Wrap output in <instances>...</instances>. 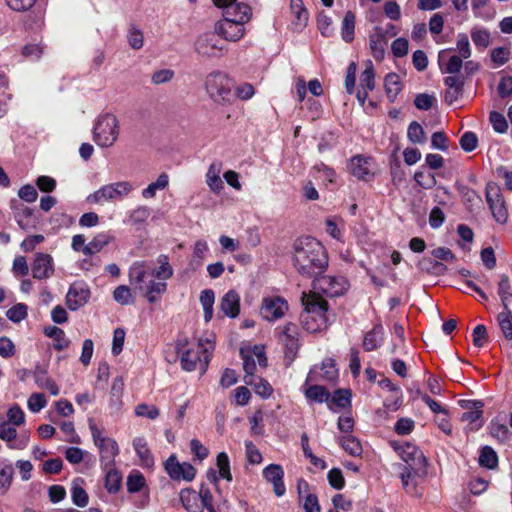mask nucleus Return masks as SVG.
I'll return each instance as SVG.
<instances>
[{"label":"nucleus","mask_w":512,"mask_h":512,"mask_svg":"<svg viewBox=\"0 0 512 512\" xmlns=\"http://www.w3.org/2000/svg\"><path fill=\"white\" fill-rule=\"evenodd\" d=\"M292 261L301 276L313 279L322 275L329 264L325 247L311 236H302L293 242Z\"/></svg>","instance_id":"nucleus-1"},{"label":"nucleus","mask_w":512,"mask_h":512,"mask_svg":"<svg viewBox=\"0 0 512 512\" xmlns=\"http://www.w3.org/2000/svg\"><path fill=\"white\" fill-rule=\"evenodd\" d=\"M301 302L304 307L300 315L303 328L310 333L327 328L330 324L328 302L316 294L307 295L306 293H303Z\"/></svg>","instance_id":"nucleus-2"},{"label":"nucleus","mask_w":512,"mask_h":512,"mask_svg":"<svg viewBox=\"0 0 512 512\" xmlns=\"http://www.w3.org/2000/svg\"><path fill=\"white\" fill-rule=\"evenodd\" d=\"M187 344V339H178L176 342V353H181V367L186 371H194L199 365V368L205 372L210 361V354L208 348L204 347L203 340H199L197 350H184Z\"/></svg>","instance_id":"nucleus-3"},{"label":"nucleus","mask_w":512,"mask_h":512,"mask_svg":"<svg viewBox=\"0 0 512 512\" xmlns=\"http://www.w3.org/2000/svg\"><path fill=\"white\" fill-rule=\"evenodd\" d=\"M205 90L209 97L218 104H230L235 94L228 76L221 71H213L206 76Z\"/></svg>","instance_id":"nucleus-4"},{"label":"nucleus","mask_w":512,"mask_h":512,"mask_svg":"<svg viewBox=\"0 0 512 512\" xmlns=\"http://www.w3.org/2000/svg\"><path fill=\"white\" fill-rule=\"evenodd\" d=\"M119 136L117 117L111 113L99 116L94 129L93 139L100 147L112 146Z\"/></svg>","instance_id":"nucleus-5"},{"label":"nucleus","mask_w":512,"mask_h":512,"mask_svg":"<svg viewBox=\"0 0 512 512\" xmlns=\"http://www.w3.org/2000/svg\"><path fill=\"white\" fill-rule=\"evenodd\" d=\"M89 429L92 434L93 442L100 451V462L103 469L109 466H115V457L119 454L117 442L109 437H103L92 419L89 420Z\"/></svg>","instance_id":"nucleus-6"},{"label":"nucleus","mask_w":512,"mask_h":512,"mask_svg":"<svg viewBox=\"0 0 512 512\" xmlns=\"http://www.w3.org/2000/svg\"><path fill=\"white\" fill-rule=\"evenodd\" d=\"M395 450L399 451L401 459L405 462L402 470H409L411 473L418 474L419 477H426L427 459L416 445L406 442L402 446H396Z\"/></svg>","instance_id":"nucleus-7"},{"label":"nucleus","mask_w":512,"mask_h":512,"mask_svg":"<svg viewBox=\"0 0 512 512\" xmlns=\"http://www.w3.org/2000/svg\"><path fill=\"white\" fill-rule=\"evenodd\" d=\"M241 17L231 18V20L223 19L215 24V32L227 41H238L244 35V23L250 19L251 8L243 6Z\"/></svg>","instance_id":"nucleus-8"},{"label":"nucleus","mask_w":512,"mask_h":512,"mask_svg":"<svg viewBox=\"0 0 512 512\" xmlns=\"http://www.w3.org/2000/svg\"><path fill=\"white\" fill-rule=\"evenodd\" d=\"M314 288L320 290L328 297L343 295L349 286L347 279L343 276H317L313 279Z\"/></svg>","instance_id":"nucleus-9"},{"label":"nucleus","mask_w":512,"mask_h":512,"mask_svg":"<svg viewBox=\"0 0 512 512\" xmlns=\"http://www.w3.org/2000/svg\"><path fill=\"white\" fill-rule=\"evenodd\" d=\"M218 36L216 32H207L198 36L194 44L195 51L202 57H221L224 46Z\"/></svg>","instance_id":"nucleus-10"},{"label":"nucleus","mask_w":512,"mask_h":512,"mask_svg":"<svg viewBox=\"0 0 512 512\" xmlns=\"http://www.w3.org/2000/svg\"><path fill=\"white\" fill-rule=\"evenodd\" d=\"M164 469L174 481H192L196 475V469L188 462L180 463L175 454H172L164 462Z\"/></svg>","instance_id":"nucleus-11"},{"label":"nucleus","mask_w":512,"mask_h":512,"mask_svg":"<svg viewBox=\"0 0 512 512\" xmlns=\"http://www.w3.org/2000/svg\"><path fill=\"white\" fill-rule=\"evenodd\" d=\"M132 190V185L127 181H121L101 187L93 194L88 196V201L98 203L101 200H112L117 197L125 196Z\"/></svg>","instance_id":"nucleus-12"},{"label":"nucleus","mask_w":512,"mask_h":512,"mask_svg":"<svg viewBox=\"0 0 512 512\" xmlns=\"http://www.w3.org/2000/svg\"><path fill=\"white\" fill-rule=\"evenodd\" d=\"M461 408L466 409L461 416L462 421H468L471 425L470 430H479L483 426V406L481 400H459Z\"/></svg>","instance_id":"nucleus-13"},{"label":"nucleus","mask_w":512,"mask_h":512,"mask_svg":"<svg viewBox=\"0 0 512 512\" xmlns=\"http://www.w3.org/2000/svg\"><path fill=\"white\" fill-rule=\"evenodd\" d=\"M90 296V289L85 283L74 282L66 294V305L70 310L76 311L88 303Z\"/></svg>","instance_id":"nucleus-14"},{"label":"nucleus","mask_w":512,"mask_h":512,"mask_svg":"<svg viewBox=\"0 0 512 512\" xmlns=\"http://www.w3.org/2000/svg\"><path fill=\"white\" fill-rule=\"evenodd\" d=\"M33 278L46 280L55 272L54 260L50 254L37 252L31 264Z\"/></svg>","instance_id":"nucleus-15"},{"label":"nucleus","mask_w":512,"mask_h":512,"mask_svg":"<svg viewBox=\"0 0 512 512\" xmlns=\"http://www.w3.org/2000/svg\"><path fill=\"white\" fill-rule=\"evenodd\" d=\"M372 165L373 159L371 157L356 155L350 160L349 170L357 179L368 182L374 178Z\"/></svg>","instance_id":"nucleus-16"},{"label":"nucleus","mask_w":512,"mask_h":512,"mask_svg":"<svg viewBox=\"0 0 512 512\" xmlns=\"http://www.w3.org/2000/svg\"><path fill=\"white\" fill-rule=\"evenodd\" d=\"M263 477L273 485L274 493L282 496L285 493V485L283 482L284 471L279 464H270L263 469Z\"/></svg>","instance_id":"nucleus-17"},{"label":"nucleus","mask_w":512,"mask_h":512,"mask_svg":"<svg viewBox=\"0 0 512 512\" xmlns=\"http://www.w3.org/2000/svg\"><path fill=\"white\" fill-rule=\"evenodd\" d=\"M34 381L40 389H46L51 395L57 396L59 394V387L56 382L48 376V371L45 367L37 364L32 371Z\"/></svg>","instance_id":"nucleus-18"},{"label":"nucleus","mask_w":512,"mask_h":512,"mask_svg":"<svg viewBox=\"0 0 512 512\" xmlns=\"http://www.w3.org/2000/svg\"><path fill=\"white\" fill-rule=\"evenodd\" d=\"M220 311L224 316L236 318L240 313V296L235 290H229L220 301Z\"/></svg>","instance_id":"nucleus-19"},{"label":"nucleus","mask_w":512,"mask_h":512,"mask_svg":"<svg viewBox=\"0 0 512 512\" xmlns=\"http://www.w3.org/2000/svg\"><path fill=\"white\" fill-rule=\"evenodd\" d=\"M286 309L287 303L281 298L265 299L261 314L265 319L273 321L282 317Z\"/></svg>","instance_id":"nucleus-20"},{"label":"nucleus","mask_w":512,"mask_h":512,"mask_svg":"<svg viewBox=\"0 0 512 512\" xmlns=\"http://www.w3.org/2000/svg\"><path fill=\"white\" fill-rule=\"evenodd\" d=\"M384 340V328L381 323H377L374 327L365 333L363 338V349L367 352L374 351L381 347Z\"/></svg>","instance_id":"nucleus-21"},{"label":"nucleus","mask_w":512,"mask_h":512,"mask_svg":"<svg viewBox=\"0 0 512 512\" xmlns=\"http://www.w3.org/2000/svg\"><path fill=\"white\" fill-rule=\"evenodd\" d=\"M374 30L375 34L369 37L370 49L375 60L382 61L385 56L386 38L381 27L376 26Z\"/></svg>","instance_id":"nucleus-22"},{"label":"nucleus","mask_w":512,"mask_h":512,"mask_svg":"<svg viewBox=\"0 0 512 512\" xmlns=\"http://www.w3.org/2000/svg\"><path fill=\"white\" fill-rule=\"evenodd\" d=\"M133 447L140 458L141 465L150 468L154 465V457L148 447L147 441L144 437H136L133 439Z\"/></svg>","instance_id":"nucleus-23"},{"label":"nucleus","mask_w":512,"mask_h":512,"mask_svg":"<svg viewBox=\"0 0 512 512\" xmlns=\"http://www.w3.org/2000/svg\"><path fill=\"white\" fill-rule=\"evenodd\" d=\"M418 268L426 272L428 274L434 275V276H442L445 275L448 268L445 264L442 262H439L433 258L430 257H424L422 258L418 264Z\"/></svg>","instance_id":"nucleus-24"},{"label":"nucleus","mask_w":512,"mask_h":512,"mask_svg":"<svg viewBox=\"0 0 512 512\" xmlns=\"http://www.w3.org/2000/svg\"><path fill=\"white\" fill-rule=\"evenodd\" d=\"M454 186L461 196L464 204L467 205L469 209H471V207L476 204L482 203V198L476 190L464 185L459 181H456Z\"/></svg>","instance_id":"nucleus-25"},{"label":"nucleus","mask_w":512,"mask_h":512,"mask_svg":"<svg viewBox=\"0 0 512 512\" xmlns=\"http://www.w3.org/2000/svg\"><path fill=\"white\" fill-rule=\"evenodd\" d=\"M44 334L47 337L53 338L55 343L53 348L56 351H62L69 347L70 340L66 338L65 332L57 326H48L44 328Z\"/></svg>","instance_id":"nucleus-26"},{"label":"nucleus","mask_w":512,"mask_h":512,"mask_svg":"<svg viewBox=\"0 0 512 512\" xmlns=\"http://www.w3.org/2000/svg\"><path fill=\"white\" fill-rule=\"evenodd\" d=\"M384 87L389 102L393 103L402 90L399 75L396 73H388L384 79Z\"/></svg>","instance_id":"nucleus-27"},{"label":"nucleus","mask_w":512,"mask_h":512,"mask_svg":"<svg viewBox=\"0 0 512 512\" xmlns=\"http://www.w3.org/2000/svg\"><path fill=\"white\" fill-rule=\"evenodd\" d=\"M180 500L188 512H203V506L198 503L199 497L193 490L189 488L181 490Z\"/></svg>","instance_id":"nucleus-28"},{"label":"nucleus","mask_w":512,"mask_h":512,"mask_svg":"<svg viewBox=\"0 0 512 512\" xmlns=\"http://www.w3.org/2000/svg\"><path fill=\"white\" fill-rule=\"evenodd\" d=\"M496 319L504 338L512 340V311L509 305L503 308L502 312L498 313Z\"/></svg>","instance_id":"nucleus-29"},{"label":"nucleus","mask_w":512,"mask_h":512,"mask_svg":"<svg viewBox=\"0 0 512 512\" xmlns=\"http://www.w3.org/2000/svg\"><path fill=\"white\" fill-rule=\"evenodd\" d=\"M105 475V488L109 493H117L120 490L122 483V475L121 473L114 467L109 466Z\"/></svg>","instance_id":"nucleus-30"},{"label":"nucleus","mask_w":512,"mask_h":512,"mask_svg":"<svg viewBox=\"0 0 512 512\" xmlns=\"http://www.w3.org/2000/svg\"><path fill=\"white\" fill-rule=\"evenodd\" d=\"M478 463L481 467L495 469L498 466V456L491 446H483L480 449Z\"/></svg>","instance_id":"nucleus-31"},{"label":"nucleus","mask_w":512,"mask_h":512,"mask_svg":"<svg viewBox=\"0 0 512 512\" xmlns=\"http://www.w3.org/2000/svg\"><path fill=\"white\" fill-rule=\"evenodd\" d=\"M355 33V14L352 11H347L342 20L341 37L346 43H351L354 40Z\"/></svg>","instance_id":"nucleus-32"},{"label":"nucleus","mask_w":512,"mask_h":512,"mask_svg":"<svg viewBox=\"0 0 512 512\" xmlns=\"http://www.w3.org/2000/svg\"><path fill=\"white\" fill-rule=\"evenodd\" d=\"M14 217L17 224L23 230H27L31 226V217L33 210L27 206L20 204L19 206H12Z\"/></svg>","instance_id":"nucleus-33"},{"label":"nucleus","mask_w":512,"mask_h":512,"mask_svg":"<svg viewBox=\"0 0 512 512\" xmlns=\"http://www.w3.org/2000/svg\"><path fill=\"white\" fill-rule=\"evenodd\" d=\"M305 397L316 403L327 402L330 398V393L326 387L321 385H311L304 391Z\"/></svg>","instance_id":"nucleus-34"},{"label":"nucleus","mask_w":512,"mask_h":512,"mask_svg":"<svg viewBox=\"0 0 512 512\" xmlns=\"http://www.w3.org/2000/svg\"><path fill=\"white\" fill-rule=\"evenodd\" d=\"M14 468L11 463L0 462V493L5 494L13 481Z\"/></svg>","instance_id":"nucleus-35"},{"label":"nucleus","mask_w":512,"mask_h":512,"mask_svg":"<svg viewBox=\"0 0 512 512\" xmlns=\"http://www.w3.org/2000/svg\"><path fill=\"white\" fill-rule=\"evenodd\" d=\"M159 267L152 271V275L158 279L167 280L173 276V269L169 264L168 256L162 254L157 258Z\"/></svg>","instance_id":"nucleus-36"},{"label":"nucleus","mask_w":512,"mask_h":512,"mask_svg":"<svg viewBox=\"0 0 512 512\" xmlns=\"http://www.w3.org/2000/svg\"><path fill=\"white\" fill-rule=\"evenodd\" d=\"M341 447L351 456H360L362 454V446L360 441L352 435L340 438Z\"/></svg>","instance_id":"nucleus-37"},{"label":"nucleus","mask_w":512,"mask_h":512,"mask_svg":"<svg viewBox=\"0 0 512 512\" xmlns=\"http://www.w3.org/2000/svg\"><path fill=\"white\" fill-rule=\"evenodd\" d=\"M498 295L500 297L502 307L506 308L507 305H509V299L512 298L510 279L506 274L500 275V280L498 282Z\"/></svg>","instance_id":"nucleus-38"},{"label":"nucleus","mask_w":512,"mask_h":512,"mask_svg":"<svg viewBox=\"0 0 512 512\" xmlns=\"http://www.w3.org/2000/svg\"><path fill=\"white\" fill-rule=\"evenodd\" d=\"M240 354L243 360V369L245 371V384L252 385L254 380V372L256 370L255 360L252 355L245 354L243 349H241Z\"/></svg>","instance_id":"nucleus-39"},{"label":"nucleus","mask_w":512,"mask_h":512,"mask_svg":"<svg viewBox=\"0 0 512 512\" xmlns=\"http://www.w3.org/2000/svg\"><path fill=\"white\" fill-rule=\"evenodd\" d=\"M166 290L167 284L165 282L150 281L147 285L145 296L149 303H155Z\"/></svg>","instance_id":"nucleus-40"},{"label":"nucleus","mask_w":512,"mask_h":512,"mask_svg":"<svg viewBox=\"0 0 512 512\" xmlns=\"http://www.w3.org/2000/svg\"><path fill=\"white\" fill-rule=\"evenodd\" d=\"M488 206H489V209L492 212V215H493L494 219L498 223L504 224V223L507 222V220H508V211H507V208H506V205H505L504 197L501 198V200L499 202L498 201H494V203L488 204Z\"/></svg>","instance_id":"nucleus-41"},{"label":"nucleus","mask_w":512,"mask_h":512,"mask_svg":"<svg viewBox=\"0 0 512 512\" xmlns=\"http://www.w3.org/2000/svg\"><path fill=\"white\" fill-rule=\"evenodd\" d=\"M144 261L134 262L129 269V279L132 284H140L144 281L147 272Z\"/></svg>","instance_id":"nucleus-42"},{"label":"nucleus","mask_w":512,"mask_h":512,"mask_svg":"<svg viewBox=\"0 0 512 512\" xmlns=\"http://www.w3.org/2000/svg\"><path fill=\"white\" fill-rule=\"evenodd\" d=\"M168 185V176L165 173H162L158 176L155 182L150 183L143 191V198H153L158 189H164Z\"/></svg>","instance_id":"nucleus-43"},{"label":"nucleus","mask_w":512,"mask_h":512,"mask_svg":"<svg viewBox=\"0 0 512 512\" xmlns=\"http://www.w3.org/2000/svg\"><path fill=\"white\" fill-rule=\"evenodd\" d=\"M400 477L403 488L406 490V492L411 495H418L415 478H420L419 475L416 473H411L409 470H402Z\"/></svg>","instance_id":"nucleus-44"},{"label":"nucleus","mask_w":512,"mask_h":512,"mask_svg":"<svg viewBox=\"0 0 512 512\" xmlns=\"http://www.w3.org/2000/svg\"><path fill=\"white\" fill-rule=\"evenodd\" d=\"M28 315V306L24 303H17L9 308L6 312L7 318L14 322L19 323L24 320Z\"/></svg>","instance_id":"nucleus-45"},{"label":"nucleus","mask_w":512,"mask_h":512,"mask_svg":"<svg viewBox=\"0 0 512 512\" xmlns=\"http://www.w3.org/2000/svg\"><path fill=\"white\" fill-rule=\"evenodd\" d=\"M407 137L412 143L415 144H423L426 141L424 129L416 121H413L409 124Z\"/></svg>","instance_id":"nucleus-46"},{"label":"nucleus","mask_w":512,"mask_h":512,"mask_svg":"<svg viewBox=\"0 0 512 512\" xmlns=\"http://www.w3.org/2000/svg\"><path fill=\"white\" fill-rule=\"evenodd\" d=\"M216 464L219 469V476L227 481H232L230 461L228 455L225 452H220L217 455Z\"/></svg>","instance_id":"nucleus-47"},{"label":"nucleus","mask_w":512,"mask_h":512,"mask_svg":"<svg viewBox=\"0 0 512 512\" xmlns=\"http://www.w3.org/2000/svg\"><path fill=\"white\" fill-rule=\"evenodd\" d=\"M243 6H248L245 3H238L237 0H233L223 5V19L231 20V18L241 17L243 13Z\"/></svg>","instance_id":"nucleus-48"},{"label":"nucleus","mask_w":512,"mask_h":512,"mask_svg":"<svg viewBox=\"0 0 512 512\" xmlns=\"http://www.w3.org/2000/svg\"><path fill=\"white\" fill-rule=\"evenodd\" d=\"M126 485L128 492L137 493L144 487L145 478L142 473L135 471L128 475Z\"/></svg>","instance_id":"nucleus-49"},{"label":"nucleus","mask_w":512,"mask_h":512,"mask_svg":"<svg viewBox=\"0 0 512 512\" xmlns=\"http://www.w3.org/2000/svg\"><path fill=\"white\" fill-rule=\"evenodd\" d=\"M114 300L121 305H128L134 303V298L131 294V290L126 285L118 286L113 292Z\"/></svg>","instance_id":"nucleus-50"},{"label":"nucleus","mask_w":512,"mask_h":512,"mask_svg":"<svg viewBox=\"0 0 512 512\" xmlns=\"http://www.w3.org/2000/svg\"><path fill=\"white\" fill-rule=\"evenodd\" d=\"M290 9L300 25H305L308 20V11L303 0H290Z\"/></svg>","instance_id":"nucleus-51"},{"label":"nucleus","mask_w":512,"mask_h":512,"mask_svg":"<svg viewBox=\"0 0 512 512\" xmlns=\"http://www.w3.org/2000/svg\"><path fill=\"white\" fill-rule=\"evenodd\" d=\"M460 147L465 152H472L478 147V137L472 131L465 132L459 140Z\"/></svg>","instance_id":"nucleus-52"},{"label":"nucleus","mask_w":512,"mask_h":512,"mask_svg":"<svg viewBox=\"0 0 512 512\" xmlns=\"http://www.w3.org/2000/svg\"><path fill=\"white\" fill-rule=\"evenodd\" d=\"M490 123L495 132L503 134L508 130V123L504 115L497 111H492L489 115Z\"/></svg>","instance_id":"nucleus-53"},{"label":"nucleus","mask_w":512,"mask_h":512,"mask_svg":"<svg viewBox=\"0 0 512 512\" xmlns=\"http://www.w3.org/2000/svg\"><path fill=\"white\" fill-rule=\"evenodd\" d=\"M317 26L324 37H331L334 33L332 27V19L324 12H320L317 16Z\"/></svg>","instance_id":"nucleus-54"},{"label":"nucleus","mask_w":512,"mask_h":512,"mask_svg":"<svg viewBox=\"0 0 512 512\" xmlns=\"http://www.w3.org/2000/svg\"><path fill=\"white\" fill-rule=\"evenodd\" d=\"M351 396L350 389H337L332 396V402L340 408H346L351 405Z\"/></svg>","instance_id":"nucleus-55"},{"label":"nucleus","mask_w":512,"mask_h":512,"mask_svg":"<svg viewBox=\"0 0 512 512\" xmlns=\"http://www.w3.org/2000/svg\"><path fill=\"white\" fill-rule=\"evenodd\" d=\"M490 434L499 441L504 442L508 439V427L498 420H492L489 425Z\"/></svg>","instance_id":"nucleus-56"},{"label":"nucleus","mask_w":512,"mask_h":512,"mask_svg":"<svg viewBox=\"0 0 512 512\" xmlns=\"http://www.w3.org/2000/svg\"><path fill=\"white\" fill-rule=\"evenodd\" d=\"M414 180L424 189H432L437 183L434 174L426 173L424 171H416L414 174Z\"/></svg>","instance_id":"nucleus-57"},{"label":"nucleus","mask_w":512,"mask_h":512,"mask_svg":"<svg viewBox=\"0 0 512 512\" xmlns=\"http://www.w3.org/2000/svg\"><path fill=\"white\" fill-rule=\"evenodd\" d=\"M375 74L372 63L365 68L360 76V88L372 91L375 88Z\"/></svg>","instance_id":"nucleus-58"},{"label":"nucleus","mask_w":512,"mask_h":512,"mask_svg":"<svg viewBox=\"0 0 512 512\" xmlns=\"http://www.w3.org/2000/svg\"><path fill=\"white\" fill-rule=\"evenodd\" d=\"M128 43L131 48L138 50L142 48L144 42V36L140 29L135 25H131L127 35Z\"/></svg>","instance_id":"nucleus-59"},{"label":"nucleus","mask_w":512,"mask_h":512,"mask_svg":"<svg viewBox=\"0 0 512 512\" xmlns=\"http://www.w3.org/2000/svg\"><path fill=\"white\" fill-rule=\"evenodd\" d=\"M471 38L473 43L480 48H486L490 43V33L486 29H472Z\"/></svg>","instance_id":"nucleus-60"},{"label":"nucleus","mask_w":512,"mask_h":512,"mask_svg":"<svg viewBox=\"0 0 512 512\" xmlns=\"http://www.w3.org/2000/svg\"><path fill=\"white\" fill-rule=\"evenodd\" d=\"M327 479L330 486L336 490H341L345 486V479L339 468H332L327 474Z\"/></svg>","instance_id":"nucleus-61"},{"label":"nucleus","mask_w":512,"mask_h":512,"mask_svg":"<svg viewBox=\"0 0 512 512\" xmlns=\"http://www.w3.org/2000/svg\"><path fill=\"white\" fill-rule=\"evenodd\" d=\"M473 344L477 348H482L488 342V334L485 325H477L472 332Z\"/></svg>","instance_id":"nucleus-62"},{"label":"nucleus","mask_w":512,"mask_h":512,"mask_svg":"<svg viewBox=\"0 0 512 512\" xmlns=\"http://www.w3.org/2000/svg\"><path fill=\"white\" fill-rule=\"evenodd\" d=\"M485 197L487 204L494 203V201H500L503 198L501 189L496 182L489 181L485 188Z\"/></svg>","instance_id":"nucleus-63"},{"label":"nucleus","mask_w":512,"mask_h":512,"mask_svg":"<svg viewBox=\"0 0 512 512\" xmlns=\"http://www.w3.org/2000/svg\"><path fill=\"white\" fill-rule=\"evenodd\" d=\"M135 414L154 420L159 416V409L156 406L141 403L135 407Z\"/></svg>","instance_id":"nucleus-64"}]
</instances>
